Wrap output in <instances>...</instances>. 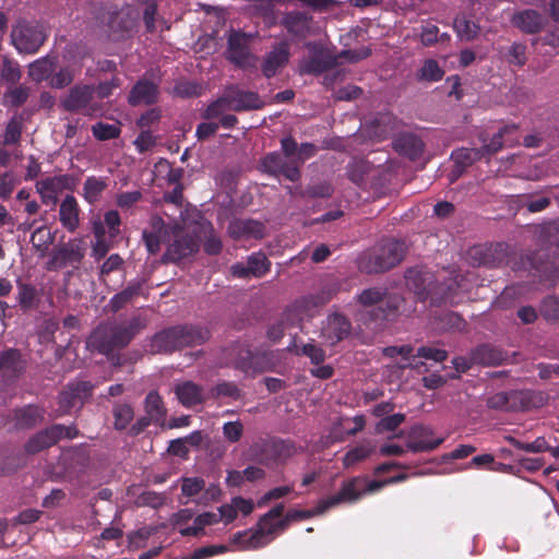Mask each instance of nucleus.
Here are the masks:
<instances>
[{
    "label": "nucleus",
    "mask_w": 559,
    "mask_h": 559,
    "mask_svg": "<svg viewBox=\"0 0 559 559\" xmlns=\"http://www.w3.org/2000/svg\"><path fill=\"white\" fill-rule=\"evenodd\" d=\"M146 320L140 316L127 322H100L86 338V348L99 354H110L127 347L134 336L146 328Z\"/></svg>",
    "instance_id": "f257e3e1"
},
{
    "label": "nucleus",
    "mask_w": 559,
    "mask_h": 559,
    "mask_svg": "<svg viewBox=\"0 0 559 559\" xmlns=\"http://www.w3.org/2000/svg\"><path fill=\"white\" fill-rule=\"evenodd\" d=\"M544 245L532 253V266L546 281L555 283L559 278V217L540 225Z\"/></svg>",
    "instance_id": "f03ea898"
},
{
    "label": "nucleus",
    "mask_w": 559,
    "mask_h": 559,
    "mask_svg": "<svg viewBox=\"0 0 559 559\" xmlns=\"http://www.w3.org/2000/svg\"><path fill=\"white\" fill-rule=\"evenodd\" d=\"M407 249L402 240H384L358 258V269L369 275L388 272L404 260Z\"/></svg>",
    "instance_id": "7ed1b4c3"
},
{
    "label": "nucleus",
    "mask_w": 559,
    "mask_h": 559,
    "mask_svg": "<svg viewBox=\"0 0 559 559\" xmlns=\"http://www.w3.org/2000/svg\"><path fill=\"white\" fill-rule=\"evenodd\" d=\"M404 278L406 287L414 293L420 302L430 298L431 305L439 306L451 296L453 283H437L435 275L423 267H408L405 271Z\"/></svg>",
    "instance_id": "20e7f679"
},
{
    "label": "nucleus",
    "mask_w": 559,
    "mask_h": 559,
    "mask_svg": "<svg viewBox=\"0 0 559 559\" xmlns=\"http://www.w3.org/2000/svg\"><path fill=\"white\" fill-rule=\"evenodd\" d=\"M211 229V223H203L183 229L176 225L173 227V241L162 255V263L178 264L199 251L201 234Z\"/></svg>",
    "instance_id": "39448f33"
},
{
    "label": "nucleus",
    "mask_w": 559,
    "mask_h": 559,
    "mask_svg": "<svg viewBox=\"0 0 559 559\" xmlns=\"http://www.w3.org/2000/svg\"><path fill=\"white\" fill-rule=\"evenodd\" d=\"M46 38V27L39 21L20 19L12 27V44L23 53L36 52L43 46Z\"/></svg>",
    "instance_id": "423d86ee"
},
{
    "label": "nucleus",
    "mask_w": 559,
    "mask_h": 559,
    "mask_svg": "<svg viewBox=\"0 0 559 559\" xmlns=\"http://www.w3.org/2000/svg\"><path fill=\"white\" fill-rule=\"evenodd\" d=\"M305 47L309 53L298 63L299 74L319 76L338 66L336 53L322 43L308 41Z\"/></svg>",
    "instance_id": "0eeeda50"
},
{
    "label": "nucleus",
    "mask_w": 559,
    "mask_h": 559,
    "mask_svg": "<svg viewBox=\"0 0 559 559\" xmlns=\"http://www.w3.org/2000/svg\"><path fill=\"white\" fill-rule=\"evenodd\" d=\"M86 252V243L82 238H73L68 242L58 243L49 252L45 270L57 272L68 265L79 269Z\"/></svg>",
    "instance_id": "6e6552de"
},
{
    "label": "nucleus",
    "mask_w": 559,
    "mask_h": 559,
    "mask_svg": "<svg viewBox=\"0 0 559 559\" xmlns=\"http://www.w3.org/2000/svg\"><path fill=\"white\" fill-rule=\"evenodd\" d=\"M465 260L474 267H500L509 263V246L503 242L475 245L466 250Z\"/></svg>",
    "instance_id": "1a4fd4ad"
},
{
    "label": "nucleus",
    "mask_w": 559,
    "mask_h": 559,
    "mask_svg": "<svg viewBox=\"0 0 559 559\" xmlns=\"http://www.w3.org/2000/svg\"><path fill=\"white\" fill-rule=\"evenodd\" d=\"M416 311L414 302H411L403 295L399 293H389L385 290V296L381 305L377 306L370 311L373 320L381 321H395L400 317H411Z\"/></svg>",
    "instance_id": "9d476101"
},
{
    "label": "nucleus",
    "mask_w": 559,
    "mask_h": 559,
    "mask_svg": "<svg viewBox=\"0 0 559 559\" xmlns=\"http://www.w3.org/2000/svg\"><path fill=\"white\" fill-rule=\"evenodd\" d=\"M250 41L251 35L233 31L228 37L227 59L241 69H255L258 57L251 53Z\"/></svg>",
    "instance_id": "9b49d317"
},
{
    "label": "nucleus",
    "mask_w": 559,
    "mask_h": 559,
    "mask_svg": "<svg viewBox=\"0 0 559 559\" xmlns=\"http://www.w3.org/2000/svg\"><path fill=\"white\" fill-rule=\"evenodd\" d=\"M258 169L263 174L280 177L283 176L290 181H299L301 171L297 168L295 160L287 159L280 152H272L260 159Z\"/></svg>",
    "instance_id": "f8f14e48"
},
{
    "label": "nucleus",
    "mask_w": 559,
    "mask_h": 559,
    "mask_svg": "<svg viewBox=\"0 0 559 559\" xmlns=\"http://www.w3.org/2000/svg\"><path fill=\"white\" fill-rule=\"evenodd\" d=\"M280 25L293 37L301 40L318 33L313 16L306 11L293 10L283 14Z\"/></svg>",
    "instance_id": "ddd939ff"
},
{
    "label": "nucleus",
    "mask_w": 559,
    "mask_h": 559,
    "mask_svg": "<svg viewBox=\"0 0 559 559\" xmlns=\"http://www.w3.org/2000/svg\"><path fill=\"white\" fill-rule=\"evenodd\" d=\"M290 45L287 40L275 43L261 61V72L266 79L277 75L290 60Z\"/></svg>",
    "instance_id": "4468645a"
},
{
    "label": "nucleus",
    "mask_w": 559,
    "mask_h": 559,
    "mask_svg": "<svg viewBox=\"0 0 559 559\" xmlns=\"http://www.w3.org/2000/svg\"><path fill=\"white\" fill-rule=\"evenodd\" d=\"M229 364L237 370L248 372L253 370L263 372L264 368L259 365V356L248 345L235 342L224 349Z\"/></svg>",
    "instance_id": "2eb2a0df"
},
{
    "label": "nucleus",
    "mask_w": 559,
    "mask_h": 559,
    "mask_svg": "<svg viewBox=\"0 0 559 559\" xmlns=\"http://www.w3.org/2000/svg\"><path fill=\"white\" fill-rule=\"evenodd\" d=\"M95 93L94 85L76 84L69 90V93L60 99V107L68 112H79L90 106Z\"/></svg>",
    "instance_id": "dca6fc26"
},
{
    "label": "nucleus",
    "mask_w": 559,
    "mask_h": 559,
    "mask_svg": "<svg viewBox=\"0 0 559 559\" xmlns=\"http://www.w3.org/2000/svg\"><path fill=\"white\" fill-rule=\"evenodd\" d=\"M93 384L88 381H78L68 384L59 395V408L68 413L71 408L82 405L92 395Z\"/></svg>",
    "instance_id": "f3484780"
},
{
    "label": "nucleus",
    "mask_w": 559,
    "mask_h": 559,
    "mask_svg": "<svg viewBox=\"0 0 559 559\" xmlns=\"http://www.w3.org/2000/svg\"><path fill=\"white\" fill-rule=\"evenodd\" d=\"M548 399V394L543 391L511 390L509 409L510 412H526L539 408L547 404Z\"/></svg>",
    "instance_id": "a211bd4d"
},
{
    "label": "nucleus",
    "mask_w": 559,
    "mask_h": 559,
    "mask_svg": "<svg viewBox=\"0 0 559 559\" xmlns=\"http://www.w3.org/2000/svg\"><path fill=\"white\" fill-rule=\"evenodd\" d=\"M432 435L433 431L430 427L425 425H415L407 430L406 448L415 453L433 451L443 442V438L430 440Z\"/></svg>",
    "instance_id": "6ab92c4d"
},
{
    "label": "nucleus",
    "mask_w": 559,
    "mask_h": 559,
    "mask_svg": "<svg viewBox=\"0 0 559 559\" xmlns=\"http://www.w3.org/2000/svg\"><path fill=\"white\" fill-rule=\"evenodd\" d=\"M400 121L391 112H378L365 123V131L369 138L385 139L396 131Z\"/></svg>",
    "instance_id": "aec40b11"
},
{
    "label": "nucleus",
    "mask_w": 559,
    "mask_h": 559,
    "mask_svg": "<svg viewBox=\"0 0 559 559\" xmlns=\"http://www.w3.org/2000/svg\"><path fill=\"white\" fill-rule=\"evenodd\" d=\"M151 354H171L181 350L178 325L155 333L150 340Z\"/></svg>",
    "instance_id": "412c9836"
},
{
    "label": "nucleus",
    "mask_w": 559,
    "mask_h": 559,
    "mask_svg": "<svg viewBox=\"0 0 559 559\" xmlns=\"http://www.w3.org/2000/svg\"><path fill=\"white\" fill-rule=\"evenodd\" d=\"M270 265L271 263L266 255L262 252H257L250 255L246 262L234 264L230 267V272L236 277H261L270 270Z\"/></svg>",
    "instance_id": "4be33fe9"
},
{
    "label": "nucleus",
    "mask_w": 559,
    "mask_h": 559,
    "mask_svg": "<svg viewBox=\"0 0 559 559\" xmlns=\"http://www.w3.org/2000/svg\"><path fill=\"white\" fill-rule=\"evenodd\" d=\"M26 368V360L17 348H9L0 353V372L8 380H16Z\"/></svg>",
    "instance_id": "5701e85b"
},
{
    "label": "nucleus",
    "mask_w": 559,
    "mask_h": 559,
    "mask_svg": "<svg viewBox=\"0 0 559 559\" xmlns=\"http://www.w3.org/2000/svg\"><path fill=\"white\" fill-rule=\"evenodd\" d=\"M508 355L501 348L484 343L472 348V362L481 367H496L502 365Z\"/></svg>",
    "instance_id": "b1692460"
},
{
    "label": "nucleus",
    "mask_w": 559,
    "mask_h": 559,
    "mask_svg": "<svg viewBox=\"0 0 559 559\" xmlns=\"http://www.w3.org/2000/svg\"><path fill=\"white\" fill-rule=\"evenodd\" d=\"M512 24L526 34H537L544 29L547 19L538 11L526 9L513 14Z\"/></svg>",
    "instance_id": "393cba45"
},
{
    "label": "nucleus",
    "mask_w": 559,
    "mask_h": 559,
    "mask_svg": "<svg viewBox=\"0 0 559 559\" xmlns=\"http://www.w3.org/2000/svg\"><path fill=\"white\" fill-rule=\"evenodd\" d=\"M158 86L148 80H139L129 93L128 102L131 106L153 105L158 99Z\"/></svg>",
    "instance_id": "a878e982"
},
{
    "label": "nucleus",
    "mask_w": 559,
    "mask_h": 559,
    "mask_svg": "<svg viewBox=\"0 0 559 559\" xmlns=\"http://www.w3.org/2000/svg\"><path fill=\"white\" fill-rule=\"evenodd\" d=\"M392 146L399 154L416 160L423 154L425 144L418 135L405 132L393 140Z\"/></svg>",
    "instance_id": "bb28decb"
},
{
    "label": "nucleus",
    "mask_w": 559,
    "mask_h": 559,
    "mask_svg": "<svg viewBox=\"0 0 559 559\" xmlns=\"http://www.w3.org/2000/svg\"><path fill=\"white\" fill-rule=\"evenodd\" d=\"M181 350L186 347L199 346L211 338L207 328L195 324H178Z\"/></svg>",
    "instance_id": "cd10ccee"
},
{
    "label": "nucleus",
    "mask_w": 559,
    "mask_h": 559,
    "mask_svg": "<svg viewBox=\"0 0 559 559\" xmlns=\"http://www.w3.org/2000/svg\"><path fill=\"white\" fill-rule=\"evenodd\" d=\"M365 479L355 477L344 483L340 491L328 499L323 500L326 509L334 507L341 502L357 500L362 493Z\"/></svg>",
    "instance_id": "c85d7f7f"
},
{
    "label": "nucleus",
    "mask_w": 559,
    "mask_h": 559,
    "mask_svg": "<svg viewBox=\"0 0 559 559\" xmlns=\"http://www.w3.org/2000/svg\"><path fill=\"white\" fill-rule=\"evenodd\" d=\"M231 92V110H259L265 106V103L260 98L259 94L250 91H241L237 87H230Z\"/></svg>",
    "instance_id": "c756f323"
},
{
    "label": "nucleus",
    "mask_w": 559,
    "mask_h": 559,
    "mask_svg": "<svg viewBox=\"0 0 559 559\" xmlns=\"http://www.w3.org/2000/svg\"><path fill=\"white\" fill-rule=\"evenodd\" d=\"M352 332L350 321L343 314L334 313L328 319V326L324 330V337L334 345L346 338Z\"/></svg>",
    "instance_id": "7c9ffc66"
},
{
    "label": "nucleus",
    "mask_w": 559,
    "mask_h": 559,
    "mask_svg": "<svg viewBox=\"0 0 559 559\" xmlns=\"http://www.w3.org/2000/svg\"><path fill=\"white\" fill-rule=\"evenodd\" d=\"M175 393L179 402L186 407H193L205 401L203 388L190 380L176 384Z\"/></svg>",
    "instance_id": "2f4dec72"
},
{
    "label": "nucleus",
    "mask_w": 559,
    "mask_h": 559,
    "mask_svg": "<svg viewBox=\"0 0 559 559\" xmlns=\"http://www.w3.org/2000/svg\"><path fill=\"white\" fill-rule=\"evenodd\" d=\"M228 233L235 239L242 237H253L258 239L264 236V225L254 219L237 218L229 223Z\"/></svg>",
    "instance_id": "473e14b6"
},
{
    "label": "nucleus",
    "mask_w": 559,
    "mask_h": 559,
    "mask_svg": "<svg viewBox=\"0 0 559 559\" xmlns=\"http://www.w3.org/2000/svg\"><path fill=\"white\" fill-rule=\"evenodd\" d=\"M12 420L16 429H31L44 420V415L38 406L26 405L13 411Z\"/></svg>",
    "instance_id": "72a5a7b5"
},
{
    "label": "nucleus",
    "mask_w": 559,
    "mask_h": 559,
    "mask_svg": "<svg viewBox=\"0 0 559 559\" xmlns=\"http://www.w3.org/2000/svg\"><path fill=\"white\" fill-rule=\"evenodd\" d=\"M145 281L130 283L123 290L116 294L109 301L110 310L116 313L129 305L135 297L143 295Z\"/></svg>",
    "instance_id": "f704fd0d"
},
{
    "label": "nucleus",
    "mask_w": 559,
    "mask_h": 559,
    "mask_svg": "<svg viewBox=\"0 0 559 559\" xmlns=\"http://www.w3.org/2000/svg\"><path fill=\"white\" fill-rule=\"evenodd\" d=\"M59 428H46L25 443L24 449L28 454H36L44 449H47L57 443L56 435H53Z\"/></svg>",
    "instance_id": "c9c22d12"
},
{
    "label": "nucleus",
    "mask_w": 559,
    "mask_h": 559,
    "mask_svg": "<svg viewBox=\"0 0 559 559\" xmlns=\"http://www.w3.org/2000/svg\"><path fill=\"white\" fill-rule=\"evenodd\" d=\"M60 222L69 230L74 231L79 226V207L73 195H67L60 204Z\"/></svg>",
    "instance_id": "e433bc0d"
},
{
    "label": "nucleus",
    "mask_w": 559,
    "mask_h": 559,
    "mask_svg": "<svg viewBox=\"0 0 559 559\" xmlns=\"http://www.w3.org/2000/svg\"><path fill=\"white\" fill-rule=\"evenodd\" d=\"M146 416L153 419V423L163 425L166 416V408L163 400L156 391H151L144 402Z\"/></svg>",
    "instance_id": "4c0bfd02"
},
{
    "label": "nucleus",
    "mask_w": 559,
    "mask_h": 559,
    "mask_svg": "<svg viewBox=\"0 0 559 559\" xmlns=\"http://www.w3.org/2000/svg\"><path fill=\"white\" fill-rule=\"evenodd\" d=\"M290 523V520H287V513L275 522L274 525H271L267 530L264 531H252L249 538L245 542V547L247 548H258L264 545L262 540L266 535L273 534L276 531H285Z\"/></svg>",
    "instance_id": "58836bf2"
},
{
    "label": "nucleus",
    "mask_w": 559,
    "mask_h": 559,
    "mask_svg": "<svg viewBox=\"0 0 559 559\" xmlns=\"http://www.w3.org/2000/svg\"><path fill=\"white\" fill-rule=\"evenodd\" d=\"M55 241V234L45 226L38 227L31 236V242L39 258L49 255L48 249Z\"/></svg>",
    "instance_id": "ea45409f"
},
{
    "label": "nucleus",
    "mask_w": 559,
    "mask_h": 559,
    "mask_svg": "<svg viewBox=\"0 0 559 559\" xmlns=\"http://www.w3.org/2000/svg\"><path fill=\"white\" fill-rule=\"evenodd\" d=\"M484 154L481 148L461 147L452 152L451 159L454 164L467 169L475 162L481 159Z\"/></svg>",
    "instance_id": "a19ab883"
},
{
    "label": "nucleus",
    "mask_w": 559,
    "mask_h": 559,
    "mask_svg": "<svg viewBox=\"0 0 559 559\" xmlns=\"http://www.w3.org/2000/svg\"><path fill=\"white\" fill-rule=\"evenodd\" d=\"M550 203L549 197L536 193L523 194L519 199V205L525 207L531 213L540 212L547 209Z\"/></svg>",
    "instance_id": "79ce46f5"
},
{
    "label": "nucleus",
    "mask_w": 559,
    "mask_h": 559,
    "mask_svg": "<svg viewBox=\"0 0 559 559\" xmlns=\"http://www.w3.org/2000/svg\"><path fill=\"white\" fill-rule=\"evenodd\" d=\"M76 179L70 175L48 177L39 181V188L46 189L48 192H58L62 189H73Z\"/></svg>",
    "instance_id": "37998d69"
},
{
    "label": "nucleus",
    "mask_w": 559,
    "mask_h": 559,
    "mask_svg": "<svg viewBox=\"0 0 559 559\" xmlns=\"http://www.w3.org/2000/svg\"><path fill=\"white\" fill-rule=\"evenodd\" d=\"M444 71L435 59H427L416 72L417 81L436 82L442 79Z\"/></svg>",
    "instance_id": "c03bdc74"
},
{
    "label": "nucleus",
    "mask_w": 559,
    "mask_h": 559,
    "mask_svg": "<svg viewBox=\"0 0 559 559\" xmlns=\"http://www.w3.org/2000/svg\"><path fill=\"white\" fill-rule=\"evenodd\" d=\"M53 71L55 66L47 58L39 59L28 67L29 78L37 83L49 79Z\"/></svg>",
    "instance_id": "a18cd8bd"
},
{
    "label": "nucleus",
    "mask_w": 559,
    "mask_h": 559,
    "mask_svg": "<svg viewBox=\"0 0 559 559\" xmlns=\"http://www.w3.org/2000/svg\"><path fill=\"white\" fill-rule=\"evenodd\" d=\"M374 452V447L370 444L369 442L362 443L352 450H349L344 459H343V465L345 468H349L357 464L358 462H361L366 460L369 455H371Z\"/></svg>",
    "instance_id": "49530a36"
},
{
    "label": "nucleus",
    "mask_w": 559,
    "mask_h": 559,
    "mask_svg": "<svg viewBox=\"0 0 559 559\" xmlns=\"http://www.w3.org/2000/svg\"><path fill=\"white\" fill-rule=\"evenodd\" d=\"M112 415L115 418L114 428L116 430H123L133 419L134 412L130 404L119 403L114 406Z\"/></svg>",
    "instance_id": "de8ad7c7"
},
{
    "label": "nucleus",
    "mask_w": 559,
    "mask_h": 559,
    "mask_svg": "<svg viewBox=\"0 0 559 559\" xmlns=\"http://www.w3.org/2000/svg\"><path fill=\"white\" fill-rule=\"evenodd\" d=\"M231 92L230 88L218 99L210 104L203 114L204 119H213L222 116L226 110H231Z\"/></svg>",
    "instance_id": "09e8293b"
},
{
    "label": "nucleus",
    "mask_w": 559,
    "mask_h": 559,
    "mask_svg": "<svg viewBox=\"0 0 559 559\" xmlns=\"http://www.w3.org/2000/svg\"><path fill=\"white\" fill-rule=\"evenodd\" d=\"M504 440L515 447L519 450H523L530 453H542L549 449V445L544 437H538L531 443L522 442L512 436H506Z\"/></svg>",
    "instance_id": "8fccbe9b"
},
{
    "label": "nucleus",
    "mask_w": 559,
    "mask_h": 559,
    "mask_svg": "<svg viewBox=\"0 0 559 559\" xmlns=\"http://www.w3.org/2000/svg\"><path fill=\"white\" fill-rule=\"evenodd\" d=\"M334 192L333 187L326 182H318L314 185H310L304 190H299L297 193L300 198H309V199H316V198H330Z\"/></svg>",
    "instance_id": "3c124183"
},
{
    "label": "nucleus",
    "mask_w": 559,
    "mask_h": 559,
    "mask_svg": "<svg viewBox=\"0 0 559 559\" xmlns=\"http://www.w3.org/2000/svg\"><path fill=\"white\" fill-rule=\"evenodd\" d=\"M106 187L105 181L95 177H88L84 183V197L86 201L88 203L96 202Z\"/></svg>",
    "instance_id": "603ef678"
},
{
    "label": "nucleus",
    "mask_w": 559,
    "mask_h": 559,
    "mask_svg": "<svg viewBox=\"0 0 559 559\" xmlns=\"http://www.w3.org/2000/svg\"><path fill=\"white\" fill-rule=\"evenodd\" d=\"M386 289H381L378 287H371L364 289L357 297V300L360 305L365 307H371L376 305H381Z\"/></svg>",
    "instance_id": "864d4df0"
},
{
    "label": "nucleus",
    "mask_w": 559,
    "mask_h": 559,
    "mask_svg": "<svg viewBox=\"0 0 559 559\" xmlns=\"http://www.w3.org/2000/svg\"><path fill=\"white\" fill-rule=\"evenodd\" d=\"M287 349L289 352L295 349L297 355L302 354V355L308 356L310 358L311 362L314 365L322 364L325 359L324 350L314 344H305L301 347V350L299 352L297 345L294 343L293 346H289Z\"/></svg>",
    "instance_id": "5fc2aeb1"
},
{
    "label": "nucleus",
    "mask_w": 559,
    "mask_h": 559,
    "mask_svg": "<svg viewBox=\"0 0 559 559\" xmlns=\"http://www.w3.org/2000/svg\"><path fill=\"white\" fill-rule=\"evenodd\" d=\"M454 28L460 36L461 39L472 40L474 39L479 32L478 25L474 22L468 21L466 19H455Z\"/></svg>",
    "instance_id": "6e6d98bb"
},
{
    "label": "nucleus",
    "mask_w": 559,
    "mask_h": 559,
    "mask_svg": "<svg viewBox=\"0 0 559 559\" xmlns=\"http://www.w3.org/2000/svg\"><path fill=\"white\" fill-rule=\"evenodd\" d=\"M539 312L547 321H559V299L554 296H548L543 299Z\"/></svg>",
    "instance_id": "4d7b16f0"
},
{
    "label": "nucleus",
    "mask_w": 559,
    "mask_h": 559,
    "mask_svg": "<svg viewBox=\"0 0 559 559\" xmlns=\"http://www.w3.org/2000/svg\"><path fill=\"white\" fill-rule=\"evenodd\" d=\"M93 135L99 141L117 139L120 135V129L115 124L97 122L92 127Z\"/></svg>",
    "instance_id": "13d9d810"
},
{
    "label": "nucleus",
    "mask_w": 559,
    "mask_h": 559,
    "mask_svg": "<svg viewBox=\"0 0 559 559\" xmlns=\"http://www.w3.org/2000/svg\"><path fill=\"white\" fill-rule=\"evenodd\" d=\"M49 79V85L52 88H64L73 82L74 73L70 68H62L56 73L52 72Z\"/></svg>",
    "instance_id": "bf43d9fd"
},
{
    "label": "nucleus",
    "mask_w": 559,
    "mask_h": 559,
    "mask_svg": "<svg viewBox=\"0 0 559 559\" xmlns=\"http://www.w3.org/2000/svg\"><path fill=\"white\" fill-rule=\"evenodd\" d=\"M228 396L234 400H239L242 397L241 390L233 382H222L218 383L216 386H214L211 390V396L212 397H218V396Z\"/></svg>",
    "instance_id": "052dcab7"
},
{
    "label": "nucleus",
    "mask_w": 559,
    "mask_h": 559,
    "mask_svg": "<svg viewBox=\"0 0 559 559\" xmlns=\"http://www.w3.org/2000/svg\"><path fill=\"white\" fill-rule=\"evenodd\" d=\"M1 79L11 84L17 83L21 79V70L19 64L11 61L8 57H3Z\"/></svg>",
    "instance_id": "680f3d73"
},
{
    "label": "nucleus",
    "mask_w": 559,
    "mask_h": 559,
    "mask_svg": "<svg viewBox=\"0 0 559 559\" xmlns=\"http://www.w3.org/2000/svg\"><path fill=\"white\" fill-rule=\"evenodd\" d=\"M510 64L522 67L526 62V46L521 43H514L506 55Z\"/></svg>",
    "instance_id": "e2e57ef3"
},
{
    "label": "nucleus",
    "mask_w": 559,
    "mask_h": 559,
    "mask_svg": "<svg viewBox=\"0 0 559 559\" xmlns=\"http://www.w3.org/2000/svg\"><path fill=\"white\" fill-rule=\"evenodd\" d=\"M22 122L16 118H12L5 128L3 143L5 145L15 144L20 141L22 134Z\"/></svg>",
    "instance_id": "0e129e2a"
},
{
    "label": "nucleus",
    "mask_w": 559,
    "mask_h": 559,
    "mask_svg": "<svg viewBox=\"0 0 559 559\" xmlns=\"http://www.w3.org/2000/svg\"><path fill=\"white\" fill-rule=\"evenodd\" d=\"M405 415L397 413L383 417L376 426V431L382 433L384 431H394L401 424L405 421Z\"/></svg>",
    "instance_id": "69168bd1"
},
{
    "label": "nucleus",
    "mask_w": 559,
    "mask_h": 559,
    "mask_svg": "<svg viewBox=\"0 0 559 559\" xmlns=\"http://www.w3.org/2000/svg\"><path fill=\"white\" fill-rule=\"evenodd\" d=\"M486 405L490 409L510 412V391L493 394L487 399Z\"/></svg>",
    "instance_id": "338daca9"
},
{
    "label": "nucleus",
    "mask_w": 559,
    "mask_h": 559,
    "mask_svg": "<svg viewBox=\"0 0 559 559\" xmlns=\"http://www.w3.org/2000/svg\"><path fill=\"white\" fill-rule=\"evenodd\" d=\"M202 237L205 238L203 249L207 254L216 255L222 251V241L217 236L214 235L212 226L210 230H206V233L201 234V238Z\"/></svg>",
    "instance_id": "774afa93"
}]
</instances>
